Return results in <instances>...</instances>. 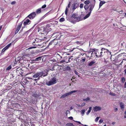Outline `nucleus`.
I'll return each mask as SVG.
<instances>
[{"label": "nucleus", "mask_w": 126, "mask_h": 126, "mask_svg": "<svg viewBox=\"0 0 126 126\" xmlns=\"http://www.w3.org/2000/svg\"><path fill=\"white\" fill-rule=\"evenodd\" d=\"M114 55H111V56L110 57V59L111 61H114L118 59L119 57L120 56H119V55H118L116 56H115V58L112 59V57L113 56V57H114Z\"/></svg>", "instance_id": "9b49d317"}, {"label": "nucleus", "mask_w": 126, "mask_h": 126, "mask_svg": "<svg viewBox=\"0 0 126 126\" xmlns=\"http://www.w3.org/2000/svg\"><path fill=\"white\" fill-rule=\"evenodd\" d=\"M57 82V80L55 77L52 78L48 82H46V84L49 86L56 83Z\"/></svg>", "instance_id": "f03ea898"}, {"label": "nucleus", "mask_w": 126, "mask_h": 126, "mask_svg": "<svg viewBox=\"0 0 126 126\" xmlns=\"http://www.w3.org/2000/svg\"><path fill=\"white\" fill-rule=\"evenodd\" d=\"M12 66L11 65L9 66L6 69V70H8L11 69Z\"/></svg>", "instance_id": "c9c22d12"}, {"label": "nucleus", "mask_w": 126, "mask_h": 126, "mask_svg": "<svg viewBox=\"0 0 126 126\" xmlns=\"http://www.w3.org/2000/svg\"><path fill=\"white\" fill-rule=\"evenodd\" d=\"M46 6V4H44L41 7V8L42 9H44L45 8Z\"/></svg>", "instance_id": "c03bdc74"}, {"label": "nucleus", "mask_w": 126, "mask_h": 126, "mask_svg": "<svg viewBox=\"0 0 126 126\" xmlns=\"http://www.w3.org/2000/svg\"><path fill=\"white\" fill-rule=\"evenodd\" d=\"M110 94L111 95L114 96L115 95V94L112 92H110Z\"/></svg>", "instance_id": "37998d69"}, {"label": "nucleus", "mask_w": 126, "mask_h": 126, "mask_svg": "<svg viewBox=\"0 0 126 126\" xmlns=\"http://www.w3.org/2000/svg\"><path fill=\"white\" fill-rule=\"evenodd\" d=\"M74 73L76 74L77 75H78L79 74V73L76 70L75 71Z\"/></svg>", "instance_id": "3c124183"}, {"label": "nucleus", "mask_w": 126, "mask_h": 126, "mask_svg": "<svg viewBox=\"0 0 126 126\" xmlns=\"http://www.w3.org/2000/svg\"><path fill=\"white\" fill-rule=\"evenodd\" d=\"M22 24V22H20L19 24L17 26V27L16 29V30L15 32V34H16L18 32L20 28L21 27Z\"/></svg>", "instance_id": "423d86ee"}, {"label": "nucleus", "mask_w": 126, "mask_h": 126, "mask_svg": "<svg viewBox=\"0 0 126 126\" xmlns=\"http://www.w3.org/2000/svg\"><path fill=\"white\" fill-rule=\"evenodd\" d=\"M64 69L65 70H69L71 69L70 67L68 66L65 67Z\"/></svg>", "instance_id": "2f4dec72"}, {"label": "nucleus", "mask_w": 126, "mask_h": 126, "mask_svg": "<svg viewBox=\"0 0 126 126\" xmlns=\"http://www.w3.org/2000/svg\"><path fill=\"white\" fill-rule=\"evenodd\" d=\"M6 49L4 47L2 49V50L1 51V53H3L4 52Z\"/></svg>", "instance_id": "79ce46f5"}, {"label": "nucleus", "mask_w": 126, "mask_h": 126, "mask_svg": "<svg viewBox=\"0 0 126 126\" xmlns=\"http://www.w3.org/2000/svg\"><path fill=\"white\" fill-rule=\"evenodd\" d=\"M123 10H121V11H119V13L120 14H122V12H123Z\"/></svg>", "instance_id": "4d7b16f0"}, {"label": "nucleus", "mask_w": 126, "mask_h": 126, "mask_svg": "<svg viewBox=\"0 0 126 126\" xmlns=\"http://www.w3.org/2000/svg\"><path fill=\"white\" fill-rule=\"evenodd\" d=\"M90 1H89V0H86L84 2V3L85 4L88 5L90 3Z\"/></svg>", "instance_id": "b1692460"}, {"label": "nucleus", "mask_w": 126, "mask_h": 126, "mask_svg": "<svg viewBox=\"0 0 126 126\" xmlns=\"http://www.w3.org/2000/svg\"><path fill=\"white\" fill-rule=\"evenodd\" d=\"M41 8L37 9L36 11V13L38 14L40 13L41 12Z\"/></svg>", "instance_id": "a878e982"}, {"label": "nucleus", "mask_w": 126, "mask_h": 126, "mask_svg": "<svg viewBox=\"0 0 126 126\" xmlns=\"http://www.w3.org/2000/svg\"><path fill=\"white\" fill-rule=\"evenodd\" d=\"M124 87L125 88H126V81L125 82L124 85Z\"/></svg>", "instance_id": "052dcab7"}, {"label": "nucleus", "mask_w": 126, "mask_h": 126, "mask_svg": "<svg viewBox=\"0 0 126 126\" xmlns=\"http://www.w3.org/2000/svg\"><path fill=\"white\" fill-rule=\"evenodd\" d=\"M70 113V111L69 110H67L66 111L65 114L67 116V114H68Z\"/></svg>", "instance_id": "4c0bfd02"}, {"label": "nucleus", "mask_w": 126, "mask_h": 126, "mask_svg": "<svg viewBox=\"0 0 126 126\" xmlns=\"http://www.w3.org/2000/svg\"><path fill=\"white\" fill-rule=\"evenodd\" d=\"M42 57H38L37 58H36L33 59V61H38L41 59Z\"/></svg>", "instance_id": "412c9836"}, {"label": "nucleus", "mask_w": 126, "mask_h": 126, "mask_svg": "<svg viewBox=\"0 0 126 126\" xmlns=\"http://www.w3.org/2000/svg\"><path fill=\"white\" fill-rule=\"evenodd\" d=\"M95 50L94 49H90L88 51V53H90L91 52H93L95 51Z\"/></svg>", "instance_id": "bb28decb"}, {"label": "nucleus", "mask_w": 126, "mask_h": 126, "mask_svg": "<svg viewBox=\"0 0 126 126\" xmlns=\"http://www.w3.org/2000/svg\"><path fill=\"white\" fill-rule=\"evenodd\" d=\"M90 99L88 97H87L86 99H83V101H87L89 100H90Z\"/></svg>", "instance_id": "e433bc0d"}, {"label": "nucleus", "mask_w": 126, "mask_h": 126, "mask_svg": "<svg viewBox=\"0 0 126 126\" xmlns=\"http://www.w3.org/2000/svg\"><path fill=\"white\" fill-rule=\"evenodd\" d=\"M54 41L53 40L51 41L47 46V47H48L52 45V44L54 43Z\"/></svg>", "instance_id": "393cba45"}, {"label": "nucleus", "mask_w": 126, "mask_h": 126, "mask_svg": "<svg viewBox=\"0 0 126 126\" xmlns=\"http://www.w3.org/2000/svg\"><path fill=\"white\" fill-rule=\"evenodd\" d=\"M31 22V21L28 19H26L23 24L24 25H27L30 24Z\"/></svg>", "instance_id": "9d476101"}, {"label": "nucleus", "mask_w": 126, "mask_h": 126, "mask_svg": "<svg viewBox=\"0 0 126 126\" xmlns=\"http://www.w3.org/2000/svg\"><path fill=\"white\" fill-rule=\"evenodd\" d=\"M94 1H92L91 2L93 3H94L95 4V0H93Z\"/></svg>", "instance_id": "680f3d73"}, {"label": "nucleus", "mask_w": 126, "mask_h": 126, "mask_svg": "<svg viewBox=\"0 0 126 126\" xmlns=\"http://www.w3.org/2000/svg\"><path fill=\"white\" fill-rule=\"evenodd\" d=\"M58 23V22L57 21H55L54 22V24H57Z\"/></svg>", "instance_id": "6e6d98bb"}, {"label": "nucleus", "mask_w": 126, "mask_h": 126, "mask_svg": "<svg viewBox=\"0 0 126 126\" xmlns=\"http://www.w3.org/2000/svg\"><path fill=\"white\" fill-rule=\"evenodd\" d=\"M121 82L122 83H124L125 81V79L124 77H122L121 78Z\"/></svg>", "instance_id": "cd10ccee"}, {"label": "nucleus", "mask_w": 126, "mask_h": 126, "mask_svg": "<svg viewBox=\"0 0 126 126\" xmlns=\"http://www.w3.org/2000/svg\"><path fill=\"white\" fill-rule=\"evenodd\" d=\"M95 4V3L91 2L90 3V4L89 5V11L90 12H92L94 6Z\"/></svg>", "instance_id": "39448f33"}, {"label": "nucleus", "mask_w": 126, "mask_h": 126, "mask_svg": "<svg viewBox=\"0 0 126 126\" xmlns=\"http://www.w3.org/2000/svg\"><path fill=\"white\" fill-rule=\"evenodd\" d=\"M65 19L64 18L62 17L59 20L60 22H62L64 21Z\"/></svg>", "instance_id": "473e14b6"}, {"label": "nucleus", "mask_w": 126, "mask_h": 126, "mask_svg": "<svg viewBox=\"0 0 126 126\" xmlns=\"http://www.w3.org/2000/svg\"><path fill=\"white\" fill-rule=\"evenodd\" d=\"M71 18L73 20H71V22L73 23H75L76 22H79L82 20L81 17L78 16V14L76 13L73 14L71 16Z\"/></svg>", "instance_id": "f257e3e1"}, {"label": "nucleus", "mask_w": 126, "mask_h": 126, "mask_svg": "<svg viewBox=\"0 0 126 126\" xmlns=\"http://www.w3.org/2000/svg\"><path fill=\"white\" fill-rule=\"evenodd\" d=\"M86 60V59L85 58H83L82 59H81L82 61L83 62H84Z\"/></svg>", "instance_id": "864d4df0"}, {"label": "nucleus", "mask_w": 126, "mask_h": 126, "mask_svg": "<svg viewBox=\"0 0 126 126\" xmlns=\"http://www.w3.org/2000/svg\"><path fill=\"white\" fill-rule=\"evenodd\" d=\"M85 111V110H81V113L82 116L84 115Z\"/></svg>", "instance_id": "72a5a7b5"}, {"label": "nucleus", "mask_w": 126, "mask_h": 126, "mask_svg": "<svg viewBox=\"0 0 126 126\" xmlns=\"http://www.w3.org/2000/svg\"><path fill=\"white\" fill-rule=\"evenodd\" d=\"M99 117H97L95 119V122H97L98 121L99 119Z\"/></svg>", "instance_id": "49530a36"}, {"label": "nucleus", "mask_w": 126, "mask_h": 126, "mask_svg": "<svg viewBox=\"0 0 126 126\" xmlns=\"http://www.w3.org/2000/svg\"><path fill=\"white\" fill-rule=\"evenodd\" d=\"M36 15L35 13V12H33L29 15L27 17H28L31 19H32L35 17Z\"/></svg>", "instance_id": "20e7f679"}, {"label": "nucleus", "mask_w": 126, "mask_h": 126, "mask_svg": "<svg viewBox=\"0 0 126 126\" xmlns=\"http://www.w3.org/2000/svg\"><path fill=\"white\" fill-rule=\"evenodd\" d=\"M68 11V8L67 7H66L65 10V15H67V12Z\"/></svg>", "instance_id": "58836bf2"}, {"label": "nucleus", "mask_w": 126, "mask_h": 126, "mask_svg": "<svg viewBox=\"0 0 126 126\" xmlns=\"http://www.w3.org/2000/svg\"><path fill=\"white\" fill-rule=\"evenodd\" d=\"M91 111L90 110H89L86 112L87 115H88L89 113L91 112Z\"/></svg>", "instance_id": "09e8293b"}, {"label": "nucleus", "mask_w": 126, "mask_h": 126, "mask_svg": "<svg viewBox=\"0 0 126 126\" xmlns=\"http://www.w3.org/2000/svg\"><path fill=\"white\" fill-rule=\"evenodd\" d=\"M100 55H96V57L98 58L99 57H102L103 56H104L105 55L104 54V53H103L102 51H101V52H100Z\"/></svg>", "instance_id": "2eb2a0df"}, {"label": "nucleus", "mask_w": 126, "mask_h": 126, "mask_svg": "<svg viewBox=\"0 0 126 126\" xmlns=\"http://www.w3.org/2000/svg\"><path fill=\"white\" fill-rule=\"evenodd\" d=\"M91 13V12H89L88 14H87L84 17V19H85L88 17L90 15Z\"/></svg>", "instance_id": "aec40b11"}, {"label": "nucleus", "mask_w": 126, "mask_h": 126, "mask_svg": "<svg viewBox=\"0 0 126 126\" xmlns=\"http://www.w3.org/2000/svg\"><path fill=\"white\" fill-rule=\"evenodd\" d=\"M42 74V72H38L34 74L33 76L34 78H36L39 76V77H41L40 75Z\"/></svg>", "instance_id": "f8f14e48"}, {"label": "nucleus", "mask_w": 126, "mask_h": 126, "mask_svg": "<svg viewBox=\"0 0 126 126\" xmlns=\"http://www.w3.org/2000/svg\"><path fill=\"white\" fill-rule=\"evenodd\" d=\"M106 48H102V49H101V51H102L103 53L105 54L104 55L105 56H106Z\"/></svg>", "instance_id": "6ab92c4d"}, {"label": "nucleus", "mask_w": 126, "mask_h": 126, "mask_svg": "<svg viewBox=\"0 0 126 126\" xmlns=\"http://www.w3.org/2000/svg\"><path fill=\"white\" fill-rule=\"evenodd\" d=\"M83 5L82 4H80V7L81 8H83Z\"/></svg>", "instance_id": "a18cd8bd"}, {"label": "nucleus", "mask_w": 126, "mask_h": 126, "mask_svg": "<svg viewBox=\"0 0 126 126\" xmlns=\"http://www.w3.org/2000/svg\"><path fill=\"white\" fill-rule=\"evenodd\" d=\"M36 48V47L33 46V47H30L28 48L26 50H28V49H32V48Z\"/></svg>", "instance_id": "ea45409f"}, {"label": "nucleus", "mask_w": 126, "mask_h": 126, "mask_svg": "<svg viewBox=\"0 0 126 126\" xmlns=\"http://www.w3.org/2000/svg\"><path fill=\"white\" fill-rule=\"evenodd\" d=\"M111 52L109 51V50L108 49H106V56L107 55V54L110 55L111 54Z\"/></svg>", "instance_id": "5701e85b"}, {"label": "nucleus", "mask_w": 126, "mask_h": 126, "mask_svg": "<svg viewBox=\"0 0 126 126\" xmlns=\"http://www.w3.org/2000/svg\"><path fill=\"white\" fill-rule=\"evenodd\" d=\"M77 105L78 107H81V105H80L79 104H78Z\"/></svg>", "instance_id": "338daca9"}, {"label": "nucleus", "mask_w": 126, "mask_h": 126, "mask_svg": "<svg viewBox=\"0 0 126 126\" xmlns=\"http://www.w3.org/2000/svg\"><path fill=\"white\" fill-rule=\"evenodd\" d=\"M42 72V73H43V74H42L40 75V77L41 78L42 77V76H43V77H45L47 76L48 73V72Z\"/></svg>", "instance_id": "4468645a"}, {"label": "nucleus", "mask_w": 126, "mask_h": 126, "mask_svg": "<svg viewBox=\"0 0 126 126\" xmlns=\"http://www.w3.org/2000/svg\"><path fill=\"white\" fill-rule=\"evenodd\" d=\"M118 110V109L117 108H116L114 110V111H115V112H116V111H117Z\"/></svg>", "instance_id": "774afa93"}, {"label": "nucleus", "mask_w": 126, "mask_h": 126, "mask_svg": "<svg viewBox=\"0 0 126 126\" xmlns=\"http://www.w3.org/2000/svg\"><path fill=\"white\" fill-rule=\"evenodd\" d=\"M77 91H78V90H74L73 91H72L70 92H69L65 93L64 94L62 95L61 97V98H63L65 97H66L67 96H68L71 94L72 93H75Z\"/></svg>", "instance_id": "7ed1b4c3"}, {"label": "nucleus", "mask_w": 126, "mask_h": 126, "mask_svg": "<svg viewBox=\"0 0 126 126\" xmlns=\"http://www.w3.org/2000/svg\"><path fill=\"white\" fill-rule=\"evenodd\" d=\"M100 42H102L103 43L100 44L101 45H104L106 46H110V45H108L107 44L108 41L107 40H105L103 39H101L100 40Z\"/></svg>", "instance_id": "6e6552de"}, {"label": "nucleus", "mask_w": 126, "mask_h": 126, "mask_svg": "<svg viewBox=\"0 0 126 126\" xmlns=\"http://www.w3.org/2000/svg\"><path fill=\"white\" fill-rule=\"evenodd\" d=\"M81 42H82L81 41H77L76 42V43L78 44H82Z\"/></svg>", "instance_id": "a19ab883"}, {"label": "nucleus", "mask_w": 126, "mask_h": 126, "mask_svg": "<svg viewBox=\"0 0 126 126\" xmlns=\"http://www.w3.org/2000/svg\"><path fill=\"white\" fill-rule=\"evenodd\" d=\"M120 106L122 110L124 109V104L122 102L120 103Z\"/></svg>", "instance_id": "4be33fe9"}, {"label": "nucleus", "mask_w": 126, "mask_h": 126, "mask_svg": "<svg viewBox=\"0 0 126 126\" xmlns=\"http://www.w3.org/2000/svg\"><path fill=\"white\" fill-rule=\"evenodd\" d=\"M85 104V103L83 102L82 103L81 105V107L84 106Z\"/></svg>", "instance_id": "de8ad7c7"}, {"label": "nucleus", "mask_w": 126, "mask_h": 126, "mask_svg": "<svg viewBox=\"0 0 126 126\" xmlns=\"http://www.w3.org/2000/svg\"><path fill=\"white\" fill-rule=\"evenodd\" d=\"M32 96L34 97H38L39 95L38 94L34 93L33 94Z\"/></svg>", "instance_id": "7c9ffc66"}, {"label": "nucleus", "mask_w": 126, "mask_h": 126, "mask_svg": "<svg viewBox=\"0 0 126 126\" xmlns=\"http://www.w3.org/2000/svg\"><path fill=\"white\" fill-rule=\"evenodd\" d=\"M70 3L71 2H70L69 3V4H68V8H69L70 7Z\"/></svg>", "instance_id": "bf43d9fd"}, {"label": "nucleus", "mask_w": 126, "mask_h": 126, "mask_svg": "<svg viewBox=\"0 0 126 126\" xmlns=\"http://www.w3.org/2000/svg\"><path fill=\"white\" fill-rule=\"evenodd\" d=\"M103 120L101 119L99 121V123L100 124L101 123L103 122Z\"/></svg>", "instance_id": "603ef678"}, {"label": "nucleus", "mask_w": 126, "mask_h": 126, "mask_svg": "<svg viewBox=\"0 0 126 126\" xmlns=\"http://www.w3.org/2000/svg\"><path fill=\"white\" fill-rule=\"evenodd\" d=\"M68 118L70 119L71 120H72L73 119V117L72 116H70Z\"/></svg>", "instance_id": "13d9d810"}, {"label": "nucleus", "mask_w": 126, "mask_h": 126, "mask_svg": "<svg viewBox=\"0 0 126 126\" xmlns=\"http://www.w3.org/2000/svg\"><path fill=\"white\" fill-rule=\"evenodd\" d=\"M84 54H85L86 56H87V54H86V53H81L80 54V55L82 56H83L84 55Z\"/></svg>", "instance_id": "0e129e2a"}, {"label": "nucleus", "mask_w": 126, "mask_h": 126, "mask_svg": "<svg viewBox=\"0 0 126 126\" xmlns=\"http://www.w3.org/2000/svg\"><path fill=\"white\" fill-rule=\"evenodd\" d=\"M78 49H79V50H81V51H83L85 52L84 51L83 49L81 48H78Z\"/></svg>", "instance_id": "e2e57ef3"}, {"label": "nucleus", "mask_w": 126, "mask_h": 126, "mask_svg": "<svg viewBox=\"0 0 126 126\" xmlns=\"http://www.w3.org/2000/svg\"><path fill=\"white\" fill-rule=\"evenodd\" d=\"M79 4L77 3H74L72 5L71 7L72 9L74 10L79 7Z\"/></svg>", "instance_id": "0eeeda50"}, {"label": "nucleus", "mask_w": 126, "mask_h": 126, "mask_svg": "<svg viewBox=\"0 0 126 126\" xmlns=\"http://www.w3.org/2000/svg\"><path fill=\"white\" fill-rule=\"evenodd\" d=\"M106 2L105 1H101L100 2L99 4V8H100L104 4H105Z\"/></svg>", "instance_id": "a211bd4d"}, {"label": "nucleus", "mask_w": 126, "mask_h": 126, "mask_svg": "<svg viewBox=\"0 0 126 126\" xmlns=\"http://www.w3.org/2000/svg\"><path fill=\"white\" fill-rule=\"evenodd\" d=\"M12 43H11L9 44H8L4 48L6 49H7L11 45Z\"/></svg>", "instance_id": "c85d7f7f"}, {"label": "nucleus", "mask_w": 126, "mask_h": 126, "mask_svg": "<svg viewBox=\"0 0 126 126\" xmlns=\"http://www.w3.org/2000/svg\"><path fill=\"white\" fill-rule=\"evenodd\" d=\"M89 7V6L87 5H86L84 6V8L86 10H87Z\"/></svg>", "instance_id": "f704fd0d"}, {"label": "nucleus", "mask_w": 126, "mask_h": 126, "mask_svg": "<svg viewBox=\"0 0 126 126\" xmlns=\"http://www.w3.org/2000/svg\"><path fill=\"white\" fill-rule=\"evenodd\" d=\"M54 67H55V65H53L52 66H52H50L49 67V68H50L49 69L51 70V71H53L55 70L54 69Z\"/></svg>", "instance_id": "c756f323"}, {"label": "nucleus", "mask_w": 126, "mask_h": 126, "mask_svg": "<svg viewBox=\"0 0 126 126\" xmlns=\"http://www.w3.org/2000/svg\"><path fill=\"white\" fill-rule=\"evenodd\" d=\"M93 110L94 112H96L100 110H101V108L100 106H96L93 108Z\"/></svg>", "instance_id": "1a4fd4ad"}, {"label": "nucleus", "mask_w": 126, "mask_h": 126, "mask_svg": "<svg viewBox=\"0 0 126 126\" xmlns=\"http://www.w3.org/2000/svg\"><path fill=\"white\" fill-rule=\"evenodd\" d=\"M124 71V74L125 75H126V69H125Z\"/></svg>", "instance_id": "69168bd1"}, {"label": "nucleus", "mask_w": 126, "mask_h": 126, "mask_svg": "<svg viewBox=\"0 0 126 126\" xmlns=\"http://www.w3.org/2000/svg\"><path fill=\"white\" fill-rule=\"evenodd\" d=\"M119 56H122L123 58V60H126V53H122L120 54H119Z\"/></svg>", "instance_id": "ddd939ff"}, {"label": "nucleus", "mask_w": 126, "mask_h": 126, "mask_svg": "<svg viewBox=\"0 0 126 126\" xmlns=\"http://www.w3.org/2000/svg\"><path fill=\"white\" fill-rule=\"evenodd\" d=\"M65 62V60H63L61 61L60 62V63H63L64 62Z\"/></svg>", "instance_id": "5fc2aeb1"}, {"label": "nucleus", "mask_w": 126, "mask_h": 126, "mask_svg": "<svg viewBox=\"0 0 126 126\" xmlns=\"http://www.w3.org/2000/svg\"><path fill=\"white\" fill-rule=\"evenodd\" d=\"M48 32V31H47V29L45 28L44 29V30L41 33L44 34H47V33Z\"/></svg>", "instance_id": "dca6fc26"}, {"label": "nucleus", "mask_w": 126, "mask_h": 126, "mask_svg": "<svg viewBox=\"0 0 126 126\" xmlns=\"http://www.w3.org/2000/svg\"><path fill=\"white\" fill-rule=\"evenodd\" d=\"M96 62L94 60L92 61L89 63L88 65L90 66H92Z\"/></svg>", "instance_id": "f3484780"}, {"label": "nucleus", "mask_w": 126, "mask_h": 126, "mask_svg": "<svg viewBox=\"0 0 126 126\" xmlns=\"http://www.w3.org/2000/svg\"><path fill=\"white\" fill-rule=\"evenodd\" d=\"M16 2L15 1H13L11 3V4L12 5L14 4H16Z\"/></svg>", "instance_id": "8fccbe9b"}]
</instances>
